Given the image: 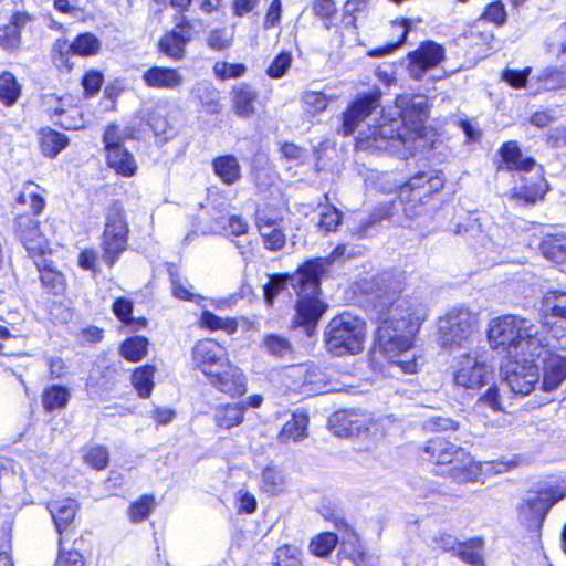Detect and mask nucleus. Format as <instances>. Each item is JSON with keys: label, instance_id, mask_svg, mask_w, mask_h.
Instances as JSON below:
<instances>
[{"label": "nucleus", "instance_id": "obj_1", "mask_svg": "<svg viewBox=\"0 0 566 566\" xmlns=\"http://www.w3.org/2000/svg\"><path fill=\"white\" fill-rule=\"evenodd\" d=\"M542 331L528 318L506 314L489 323L490 346L510 360L501 368L509 389H534L543 348L566 349V293L549 292L541 306Z\"/></svg>", "mask_w": 566, "mask_h": 566}, {"label": "nucleus", "instance_id": "obj_2", "mask_svg": "<svg viewBox=\"0 0 566 566\" xmlns=\"http://www.w3.org/2000/svg\"><path fill=\"white\" fill-rule=\"evenodd\" d=\"M379 326L373 349V359L382 355L391 369L413 374L419 366L413 339L421 324L428 317V307L417 298L392 295L376 296Z\"/></svg>", "mask_w": 566, "mask_h": 566}, {"label": "nucleus", "instance_id": "obj_3", "mask_svg": "<svg viewBox=\"0 0 566 566\" xmlns=\"http://www.w3.org/2000/svg\"><path fill=\"white\" fill-rule=\"evenodd\" d=\"M399 117L381 116L375 124L359 130L356 148L365 151H388L405 156L412 151V140L421 135L428 118V101L423 95H400L396 98Z\"/></svg>", "mask_w": 566, "mask_h": 566}, {"label": "nucleus", "instance_id": "obj_4", "mask_svg": "<svg viewBox=\"0 0 566 566\" xmlns=\"http://www.w3.org/2000/svg\"><path fill=\"white\" fill-rule=\"evenodd\" d=\"M326 263L323 259L306 261L292 274H273L264 285V301L272 306L274 298L291 285L297 294L295 323L305 327L312 335L317 321L324 314L326 305L318 298L319 272Z\"/></svg>", "mask_w": 566, "mask_h": 566}, {"label": "nucleus", "instance_id": "obj_5", "mask_svg": "<svg viewBox=\"0 0 566 566\" xmlns=\"http://www.w3.org/2000/svg\"><path fill=\"white\" fill-rule=\"evenodd\" d=\"M436 474L457 484L476 482L484 473L506 472L511 464L503 461L479 462L464 448L441 438L431 439L423 448Z\"/></svg>", "mask_w": 566, "mask_h": 566}, {"label": "nucleus", "instance_id": "obj_6", "mask_svg": "<svg viewBox=\"0 0 566 566\" xmlns=\"http://www.w3.org/2000/svg\"><path fill=\"white\" fill-rule=\"evenodd\" d=\"M192 360L202 373L216 377L221 385L232 389L245 388L244 375L240 368L229 364L226 348L214 339L198 340L192 348Z\"/></svg>", "mask_w": 566, "mask_h": 566}, {"label": "nucleus", "instance_id": "obj_7", "mask_svg": "<svg viewBox=\"0 0 566 566\" xmlns=\"http://www.w3.org/2000/svg\"><path fill=\"white\" fill-rule=\"evenodd\" d=\"M443 187V179L433 171H422L412 176L399 188V200L379 211L377 219H390L397 206H402L403 214L415 219L423 211L429 198Z\"/></svg>", "mask_w": 566, "mask_h": 566}, {"label": "nucleus", "instance_id": "obj_8", "mask_svg": "<svg viewBox=\"0 0 566 566\" xmlns=\"http://www.w3.org/2000/svg\"><path fill=\"white\" fill-rule=\"evenodd\" d=\"M442 347L455 354L476 348L479 317L467 307H453L439 321Z\"/></svg>", "mask_w": 566, "mask_h": 566}, {"label": "nucleus", "instance_id": "obj_9", "mask_svg": "<svg viewBox=\"0 0 566 566\" xmlns=\"http://www.w3.org/2000/svg\"><path fill=\"white\" fill-rule=\"evenodd\" d=\"M365 337V322L350 313H342L327 326L326 345L336 356L355 355L363 350Z\"/></svg>", "mask_w": 566, "mask_h": 566}, {"label": "nucleus", "instance_id": "obj_10", "mask_svg": "<svg viewBox=\"0 0 566 566\" xmlns=\"http://www.w3.org/2000/svg\"><path fill=\"white\" fill-rule=\"evenodd\" d=\"M566 496L564 482L528 494L518 505V520L531 531H538L549 509Z\"/></svg>", "mask_w": 566, "mask_h": 566}, {"label": "nucleus", "instance_id": "obj_11", "mask_svg": "<svg viewBox=\"0 0 566 566\" xmlns=\"http://www.w3.org/2000/svg\"><path fill=\"white\" fill-rule=\"evenodd\" d=\"M452 355L457 360L451 371L454 386L463 389H480L490 384L492 370L479 356L478 348Z\"/></svg>", "mask_w": 566, "mask_h": 566}, {"label": "nucleus", "instance_id": "obj_12", "mask_svg": "<svg viewBox=\"0 0 566 566\" xmlns=\"http://www.w3.org/2000/svg\"><path fill=\"white\" fill-rule=\"evenodd\" d=\"M127 235L128 226L124 208L118 202H114L107 210L103 233V260L108 266H113L126 250Z\"/></svg>", "mask_w": 566, "mask_h": 566}, {"label": "nucleus", "instance_id": "obj_13", "mask_svg": "<svg viewBox=\"0 0 566 566\" xmlns=\"http://www.w3.org/2000/svg\"><path fill=\"white\" fill-rule=\"evenodd\" d=\"M328 428L337 437L349 438L369 433L376 437L379 422L370 413L358 409H344L334 412L328 418Z\"/></svg>", "mask_w": 566, "mask_h": 566}, {"label": "nucleus", "instance_id": "obj_14", "mask_svg": "<svg viewBox=\"0 0 566 566\" xmlns=\"http://www.w3.org/2000/svg\"><path fill=\"white\" fill-rule=\"evenodd\" d=\"M130 137L128 129L116 125L108 126L103 137L109 167L124 177L133 176L137 169L133 155L124 147V142Z\"/></svg>", "mask_w": 566, "mask_h": 566}, {"label": "nucleus", "instance_id": "obj_15", "mask_svg": "<svg viewBox=\"0 0 566 566\" xmlns=\"http://www.w3.org/2000/svg\"><path fill=\"white\" fill-rule=\"evenodd\" d=\"M101 42L94 34L86 32L76 36L73 42L65 39H57L52 48V60L57 67L70 70V59L74 55H94L99 51Z\"/></svg>", "mask_w": 566, "mask_h": 566}, {"label": "nucleus", "instance_id": "obj_16", "mask_svg": "<svg viewBox=\"0 0 566 566\" xmlns=\"http://www.w3.org/2000/svg\"><path fill=\"white\" fill-rule=\"evenodd\" d=\"M15 232L19 235L29 254L34 258H44L51 252L48 240L39 230V221L29 214L19 216L15 219Z\"/></svg>", "mask_w": 566, "mask_h": 566}, {"label": "nucleus", "instance_id": "obj_17", "mask_svg": "<svg viewBox=\"0 0 566 566\" xmlns=\"http://www.w3.org/2000/svg\"><path fill=\"white\" fill-rule=\"evenodd\" d=\"M443 57L444 49L440 44L433 41L421 43L417 50L408 54L410 76L420 80L428 70L436 67Z\"/></svg>", "mask_w": 566, "mask_h": 566}, {"label": "nucleus", "instance_id": "obj_18", "mask_svg": "<svg viewBox=\"0 0 566 566\" xmlns=\"http://www.w3.org/2000/svg\"><path fill=\"white\" fill-rule=\"evenodd\" d=\"M380 105V92L375 91L354 101L343 115L342 133L353 134L357 126Z\"/></svg>", "mask_w": 566, "mask_h": 566}, {"label": "nucleus", "instance_id": "obj_19", "mask_svg": "<svg viewBox=\"0 0 566 566\" xmlns=\"http://www.w3.org/2000/svg\"><path fill=\"white\" fill-rule=\"evenodd\" d=\"M41 104L53 122L56 125L65 129H78L80 125L72 122L73 114H77V111L72 107L71 96H57L56 94L50 93L44 94L41 97Z\"/></svg>", "mask_w": 566, "mask_h": 566}, {"label": "nucleus", "instance_id": "obj_20", "mask_svg": "<svg viewBox=\"0 0 566 566\" xmlns=\"http://www.w3.org/2000/svg\"><path fill=\"white\" fill-rule=\"evenodd\" d=\"M263 401L262 396L252 395L244 398L239 396L237 401L220 407L216 413L217 424L224 429H231L243 421V413L248 408H258Z\"/></svg>", "mask_w": 566, "mask_h": 566}, {"label": "nucleus", "instance_id": "obj_21", "mask_svg": "<svg viewBox=\"0 0 566 566\" xmlns=\"http://www.w3.org/2000/svg\"><path fill=\"white\" fill-rule=\"evenodd\" d=\"M283 385L287 389L292 387H321L326 386L325 374L315 366L298 364L283 370Z\"/></svg>", "mask_w": 566, "mask_h": 566}, {"label": "nucleus", "instance_id": "obj_22", "mask_svg": "<svg viewBox=\"0 0 566 566\" xmlns=\"http://www.w3.org/2000/svg\"><path fill=\"white\" fill-rule=\"evenodd\" d=\"M557 348H543L539 358H543V387L542 389H556L566 379V356L557 355Z\"/></svg>", "mask_w": 566, "mask_h": 566}, {"label": "nucleus", "instance_id": "obj_23", "mask_svg": "<svg viewBox=\"0 0 566 566\" xmlns=\"http://www.w3.org/2000/svg\"><path fill=\"white\" fill-rule=\"evenodd\" d=\"M144 83L158 90H176L184 84V76L177 69L153 66L144 72Z\"/></svg>", "mask_w": 566, "mask_h": 566}, {"label": "nucleus", "instance_id": "obj_24", "mask_svg": "<svg viewBox=\"0 0 566 566\" xmlns=\"http://www.w3.org/2000/svg\"><path fill=\"white\" fill-rule=\"evenodd\" d=\"M308 416L305 411L297 410L293 412L292 418L284 423L277 434L280 443L300 442L307 436Z\"/></svg>", "mask_w": 566, "mask_h": 566}, {"label": "nucleus", "instance_id": "obj_25", "mask_svg": "<svg viewBox=\"0 0 566 566\" xmlns=\"http://www.w3.org/2000/svg\"><path fill=\"white\" fill-rule=\"evenodd\" d=\"M48 510L57 533L62 534L74 521L77 503L73 499L54 500L48 503Z\"/></svg>", "mask_w": 566, "mask_h": 566}, {"label": "nucleus", "instance_id": "obj_26", "mask_svg": "<svg viewBox=\"0 0 566 566\" xmlns=\"http://www.w3.org/2000/svg\"><path fill=\"white\" fill-rule=\"evenodd\" d=\"M502 161L507 170L531 171L536 163L531 157L523 156L516 142H507L500 148Z\"/></svg>", "mask_w": 566, "mask_h": 566}, {"label": "nucleus", "instance_id": "obj_27", "mask_svg": "<svg viewBox=\"0 0 566 566\" xmlns=\"http://www.w3.org/2000/svg\"><path fill=\"white\" fill-rule=\"evenodd\" d=\"M216 176L227 186H232L241 179V166L233 155L218 156L212 160Z\"/></svg>", "mask_w": 566, "mask_h": 566}, {"label": "nucleus", "instance_id": "obj_28", "mask_svg": "<svg viewBox=\"0 0 566 566\" xmlns=\"http://www.w3.org/2000/svg\"><path fill=\"white\" fill-rule=\"evenodd\" d=\"M258 93L251 86L241 84L232 90V104L235 114L249 118L255 113L254 102Z\"/></svg>", "mask_w": 566, "mask_h": 566}, {"label": "nucleus", "instance_id": "obj_29", "mask_svg": "<svg viewBox=\"0 0 566 566\" xmlns=\"http://www.w3.org/2000/svg\"><path fill=\"white\" fill-rule=\"evenodd\" d=\"M542 254L549 261L566 264V235L547 234L541 243Z\"/></svg>", "mask_w": 566, "mask_h": 566}, {"label": "nucleus", "instance_id": "obj_30", "mask_svg": "<svg viewBox=\"0 0 566 566\" xmlns=\"http://www.w3.org/2000/svg\"><path fill=\"white\" fill-rule=\"evenodd\" d=\"M70 140L63 133L53 129L41 132L40 146L45 157L55 158L69 145Z\"/></svg>", "mask_w": 566, "mask_h": 566}, {"label": "nucleus", "instance_id": "obj_31", "mask_svg": "<svg viewBox=\"0 0 566 566\" xmlns=\"http://www.w3.org/2000/svg\"><path fill=\"white\" fill-rule=\"evenodd\" d=\"M262 346L265 352L276 358L292 359L294 348L291 342L279 334H266L263 337Z\"/></svg>", "mask_w": 566, "mask_h": 566}, {"label": "nucleus", "instance_id": "obj_32", "mask_svg": "<svg viewBox=\"0 0 566 566\" xmlns=\"http://www.w3.org/2000/svg\"><path fill=\"white\" fill-rule=\"evenodd\" d=\"M248 229L249 224L243 218L232 214L217 218L211 231L227 237H239L245 234Z\"/></svg>", "mask_w": 566, "mask_h": 566}, {"label": "nucleus", "instance_id": "obj_33", "mask_svg": "<svg viewBox=\"0 0 566 566\" xmlns=\"http://www.w3.org/2000/svg\"><path fill=\"white\" fill-rule=\"evenodd\" d=\"M34 263L40 271V280L42 284L50 289L54 294L62 293L65 287L63 274L52 269L51 265L46 263L45 259L35 260Z\"/></svg>", "mask_w": 566, "mask_h": 566}, {"label": "nucleus", "instance_id": "obj_34", "mask_svg": "<svg viewBox=\"0 0 566 566\" xmlns=\"http://www.w3.org/2000/svg\"><path fill=\"white\" fill-rule=\"evenodd\" d=\"M284 217V208L280 203H264L260 206L255 214V223L258 228L263 226H282Z\"/></svg>", "mask_w": 566, "mask_h": 566}, {"label": "nucleus", "instance_id": "obj_35", "mask_svg": "<svg viewBox=\"0 0 566 566\" xmlns=\"http://www.w3.org/2000/svg\"><path fill=\"white\" fill-rule=\"evenodd\" d=\"M199 324L211 332L224 331L229 335L238 329V323L234 318L220 317L208 310L202 311Z\"/></svg>", "mask_w": 566, "mask_h": 566}, {"label": "nucleus", "instance_id": "obj_36", "mask_svg": "<svg viewBox=\"0 0 566 566\" xmlns=\"http://www.w3.org/2000/svg\"><path fill=\"white\" fill-rule=\"evenodd\" d=\"M191 94L202 106L208 107L210 112H219L218 91L213 87L212 83L208 81L196 83L191 90Z\"/></svg>", "mask_w": 566, "mask_h": 566}, {"label": "nucleus", "instance_id": "obj_37", "mask_svg": "<svg viewBox=\"0 0 566 566\" xmlns=\"http://www.w3.org/2000/svg\"><path fill=\"white\" fill-rule=\"evenodd\" d=\"M42 191L43 190L39 185L34 182H27L17 201L21 205H29L34 214H40L45 207V200L42 196Z\"/></svg>", "mask_w": 566, "mask_h": 566}, {"label": "nucleus", "instance_id": "obj_38", "mask_svg": "<svg viewBox=\"0 0 566 566\" xmlns=\"http://www.w3.org/2000/svg\"><path fill=\"white\" fill-rule=\"evenodd\" d=\"M21 95V85L11 72H2L0 74V101L6 106L15 104Z\"/></svg>", "mask_w": 566, "mask_h": 566}, {"label": "nucleus", "instance_id": "obj_39", "mask_svg": "<svg viewBox=\"0 0 566 566\" xmlns=\"http://www.w3.org/2000/svg\"><path fill=\"white\" fill-rule=\"evenodd\" d=\"M148 345V339L144 336L129 337L123 342L120 354L129 361H139L146 356Z\"/></svg>", "mask_w": 566, "mask_h": 566}, {"label": "nucleus", "instance_id": "obj_40", "mask_svg": "<svg viewBox=\"0 0 566 566\" xmlns=\"http://www.w3.org/2000/svg\"><path fill=\"white\" fill-rule=\"evenodd\" d=\"M285 486V476L281 470L274 467H268L261 474V489L263 492L276 495L283 492Z\"/></svg>", "mask_w": 566, "mask_h": 566}, {"label": "nucleus", "instance_id": "obj_41", "mask_svg": "<svg viewBox=\"0 0 566 566\" xmlns=\"http://www.w3.org/2000/svg\"><path fill=\"white\" fill-rule=\"evenodd\" d=\"M548 189L547 182L543 176H538L536 181L524 185L520 188L514 189V195L528 203H535L543 199L544 195Z\"/></svg>", "mask_w": 566, "mask_h": 566}, {"label": "nucleus", "instance_id": "obj_42", "mask_svg": "<svg viewBox=\"0 0 566 566\" xmlns=\"http://www.w3.org/2000/svg\"><path fill=\"white\" fill-rule=\"evenodd\" d=\"M482 546L481 538H472L468 543L459 545L457 555L472 566H484Z\"/></svg>", "mask_w": 566, "mask_h": 566}, {"label": "nucleus", "instance_id": "obj_43", "mask_svg": "<svg viewBox=\"0 0 566 566\" xmlns=\"http://www.w3.org/2000/svg\"><path fill=\"white\" fill-rule=\"evenodd\" d=\"M185 43L181 41L176 31L166 33L158 43L159 51L165 55L179 60L185 54Z\"/></svg>", "mask_w": 566, "mask_h": 566}, {"label": "nucleus", "instance_id": "obj_44", "mask_svg": "<svg viewBox=\"0 0 566 566\" xmlns=\"http://www.w3.org/2000/svg\"><path fill=\"white\" fill-rule=\"evenodd\" d=\"M265 249L270 251H279L281 250L286 242L285 233L282 230V226H263V228H258Z\"/></svg>", "mask_w": 566, "mask_h": 566}, {"label": "nucleus", "instance_id": "obj_45", "mask_svg": "<svg viewBox=\"0 0 566 566\" xmlns=\"http://www.w3.org/2000/svg\"><path fill=\"white\" fill-rule=\"evenodd\" d=\"M301 101L304 111L311 115L325 111L332 101L324 93L317 91H306L302 94Z\"/></svg>", "mask_w": 566, "mask_h": 566}, {"label": "nucleus", "instance_id": "obj_46", "mask_svg": "<svg viewBox=\"0 0 566 566\" xmlns=\"http://www.w3.org/2000/svg\"><path fill=\"white\" fill-rule=\"evenodd\" d=\"M337 543L338 537L335 533L325 532L311 541L310 549L315 556L325 557L336 547Z\"/></svg>", "mask_w": 566, "mask_h": 566}, {"label": "nucleus", "instance_id": "obj_47", "mask_svg": "<svg viewBox=\"0 0 566 566\" xmlns=\"http://www.w3.org/2000/svg\"><path fill=\"white\" fill-rule=\"evenodd\" d=\"M395 28L400 33L399 40L395 43H388L381 48L373 49L368 51L367 55L370 57H382L385 55H388L392 53L395 50H397L399 46H401L408 36V32L410 29V22L408 20H402L400 23H395Z\"/></svg>", "mask_w": 566, "mask_h": 566}, {"label": "nucleus", "instance_id": "obj_48", "mask_svg": "<svg viewBox=\"0 0 566 566\" xmlns=\"http://www.w3.org/2000/svg\"><path fill=\"white\" fill-rule=\"evenodd\" d=\"M155 509V499L151 495H143L132 503L128 510L129 520L134 523L146 520Z\"/></svg>", "mask_w": 566, "mask_h": 566}, {"label": "nucleus", "instance_id": "obj_49", "mask_svg": "<svg viewBox=\"0 0 566 566\" xmlns=\"http://www.w3.org/2000/svg\"><path fill=\"white\" fill-rule=\"evenodd\" d=\"M19 15L13 21L0 28V46L6 50H15L20 45Z\"/></svg>", "mask_w": 566, "mask_h": 566}, {"label": "nucleus", "instance_id": "obj_50", "mask_svg": "<svg viewBox=\"0 0 566 566\" xmlns=\"http://www.w3.org/2000/svg\"><path fill=\"white\" fill-rule=\"evenodd\" d=\"M83 459L93 469L103 470L108 464L109 454L105 447L92 446L83 450Z\"/></svg>", "mask_w": 566, "mask_h": 566}, {"label": "nucleus", "instance_id": "obj_51", "mask_svg": "<svg viewBox=\"0 0 566 566\" xmlns=\"http://www.w3.org/2000/svg\"><path fill=\"white\" fill-rule=\"evenodd\" d=\"M538 82L544 90L554 91L566 86V76L563 71L548 67L541 72Z\"/></svg>", "mask_w": 566, "mask_h": 566}, {"label": "nucleus", "instance_id": "obj_52", "mask_svg": "<svg viewBox=\"0 0 566 566\" xmlns=\"http://www.w3.org/2000/svg\"><path fill=\"white\" fill-rule=\"evenodd\" d=\"M276 566H301V551L294 545H284L275 552Z\"/></svg>", "mask_w": 566, "mask_h": 566}, {"label": "nucleus", "instance_id": "obj_53", "mask_svg": "<svg viewBox=\"0 0 566 566\" xmlns=\"http://www.w3.org/2000/svg\"><path fill=\"white\" fill-rule=\"evenodd\" d=\"M154 375H155L154 366L145 365V366L137 368L132 376V381H133L135 389H153Z\"/></svg>", "mask_w": 566, "mask_h": 566}, {"label": "nucleus", "instance_id": "obj_54", "mask_svg": "<svg viewBox=\"0 0 566 566\" xmlns=\"http://www.w3.org/2000/svg\"><path fill=\"white\" fill-rule=\"evenodd\" d=\"M69 399V391H44L42 396L43 407L46 411L64 408Z\"/></svg>", "mask_w": 566, "mask_h": 566}, {"label": "nucleus", "instance_id": "obj_55", "mask_svg": "<svg viewBox=\"0 0 566 566\" xmlns=\"http://www.w3.org/2000/svg\"><path fill=\"white\" fill-rule=\"evenodd\" d=\"M213 70L216 75L221 80H229L242 76L247 67L241 63L218 62Z\"/></svg>", "mask_w": 566, "mask_h": 566}, {"label": "nucleus", "instance_id": "obj_56", "mask_svg": "<svg viewBox=\"0 0 566 566\" xmlns=\"http://www.w3.org/2000/svg\"><path fill=\"white\" fill-rule=\"evenodd\" d=\"M342 212L335 207H325L321 212L319 228L325 232L335 231L340 223Z\"/></svg>", "mask_w": 566, "mask_h": 566}, {"label": "nucleus", "instance_id": "obj_57", "mask_svg": "<svg viewBox=\"0 0 566 566\" xmlns=\"http://www.w3.org/2000/svg\"><path fill=\"white\" fill-rule=\"evenodd\" d=\"M292 55L287 52L280 53L270 64L266 73L272 78H281L290 69Z\"/></svg>", "mask_w": 566, "mask_h": 566}, {"label": "nucleus", "instance_id": "obj_58", "mask_svg": "<svg viewBox=\"0 0 566 566\" xmlns=\"http://www.w3.org/2000/svg\"><path fill=\"white\" fill-rule=\"evenodd\" d=\"M482 19L499 27L503 25L506 21V11L504 4L500 1H495L489 4L483 12Z\"/></svg>", "mask_w": 566, "mask_h": 566}, {"label": "nucleus", "instance_id": "obj_59", "mask_svg": "<svg viewBox=\"0 0 566 566\" xmlns=\"http://www.w3.org/2000/svg\"><path fill=\"white\" fill-rule=\"evenodd\" d=\"M531 73V69L526 67L523 71L517 70H504L502 72V80L506 83H509L514 88H521L526 85L527 77Z\"/></svg>", "mask_w": 566, "mask_h": 566}, {"label": "nucleus", "instance_id": "obj_60", "mask_svg": "<svg viewBox=\"0 0 566 566\" xmlns=\"http://www.w3.org/2000/svg\"><path fill=\"white\" fill-rule=\"evenodd\" d=\"M424 428L428 430H436V431H448V430H457L458 423L446 417L441 416H433L430 417L424 422Z\"/></svg>", "mask_w": 566, "mask_h": 566}, {"label": "nucleus", "instance_id": "obj_61", "mask_svg": "<svg viewBox=\"0 0 566 566\" xmlns=\"http://www.w3.org/2000/svg\"><path fill=\"white\" fill-rule=\"evenodd\" d=\"M282 14V2L281 0H272L264 19V29L269 30L280 24Z\"/></svg>", "mask_w": 566, "mask_h": 566}, {"label": "nucleus", "instance_id": "obj_62", "mask_svg": "<svg viewBox=\"0 0 566 566\" xmlns=\"http://www.w3.org/2000/svg\"><path fill=\"white\" fill-rule=\"evenodd\" d=\"M113 312L120 322L128 323L133 313L132 301L124 297L116 298L113 303Z\"/></svg>", "mask_w": 566, "mask_h": 566}, {"label": "nucleus", "instance_id": "obj_63", "mask_svg": "<svg viewBox=\"0 0 566 566\" xmlns=\"http://www.w3.org/2000/svg\"><path fill=\"white\" fill-rule=\"evenodd\" d=\"M84 560L77 551H63L60 548L59 556L54 566H83Z\"/></svg>", "mask_w": 566, "mask_h": 566}, {"label": "nucleus", "instance_id": "obj_64", "mask_svg": "<svg viewBox=\"0 0 566 566\" xmlns=\"http://www.w3.org/2000/svg\"><path fill=\"white\" fill-rule=\"evenodd\" d=\"M102 74L95 71L87 72L83 77V87L85 92L90 95H94L95 93H97L102 86Z\"/></svg>", "mask_w": 566, "mask_h": 566}]
</instances>
